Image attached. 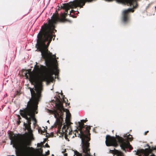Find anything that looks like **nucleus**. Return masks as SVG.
<instances>
[{
  "mask_svg": "<svg viewBox=\"0 0 156 156\" xmlns=\"http://www.w3.org/2000/svg\"><path fill=\"white\" fill-rule=\"evenodd\" d=\"M9 138L11 140L10 144L15 149L16 156H20V134H15L13 132L10 131L8 133ZM7 156H16L14 155Z\"/></svg>",
  "mask_w": 156,
  "mask_h": 156,
  "instance_id": "nucleus-4",
  "label": "nucleus"
},
{
  "mask_svg": "<svg viewBox=\"0 0 156 156\" xmlns=\"http://www.w3.org/2000/svg\"><path fill=\"white\" fill-rule=\"evenodd\" d=\"M43 144L42 143H41L40 144H37V146H41Z\"/></svg>",
  "mask_w": 156,
  "mask_h": 156,
  "instance_id": "nucleus-15",
  "label": "nucleus"
},
{
  "mask_svg": "<svg viewBox=\"0 0 156 156\" xmlns=\"http://www.w3.org/2000/svg\"><path fill=\"white\" fill-rule=\"evenodd\" d=\"M105 144L107 146H115L117 145L118 141L120 143V147L123 150L126 148H129L130 150L132 149V146L128 141H125L122 138L120 137L116 138L114 137H112L107 135L106 137Z\"/></svg>",
  "mask_w": 156,
  "mask_h": 156,
  "instance_id": "nucleus-3",
  "label": "nucleus"
},
{
  "mask_svg": "<svg viewBox=\"0 0 156 156\" xmlns=\"http://www.w3.org/2000/svg\"><path fill=\"white\" fill-rule=\"evenodd\" d=\"M17 116L18 117V119L17 121V124L18 125H20V115H17Z\"/></svg>",
  "mask_w": 156,
  "mask_h": 156,
  "instance_id": "nucleus-12",
  "label": "nucleus"
},
{
  "mask_svg": "<svg viewBox=\"0 0 156 156\" xmlns=\"http://www.w3.org/2000/svg\"><path fill=\"white\" fill-rule=\"evenodd\" d=\"M134 10L133 8H129L126 10H124L122 12L123 16V20L124 22H126L128 20L127 14L130 12H133Z\"/></svg>",
  "mask_w": 156,
  "mask_h": 156,
  "instance_id": "nucleus-8",
  "label": "nucleus"
},
{
  "mask_svg": "<svg viewBox=\"0 0 156 156\" xmlns=\"http://www.w3.org/2000/svg\"><path fill=\"white\" fill-rule=\"evenodd\" d=\"M76 11L75 10H71V11L70 12V13H72V12H73V13H74V12H76Z\"/></svg>",
  "mask_w": 156,
  "mask_h": 156,
  "instance_id": "nucleus-16",
  "label": "nucleus"
},
{
  "mask_svg": "<svg viewBox=\"0 0 156 156\" xmlns=\"http://www.w3.org/2000/svg\"><path fill=\"white\" fill-rule=\"evenodd\" d=\"M43 129H38V132L39 133L40 132V131H41V134H42V133L44 132L45 130V129L43 127Z\"/></svg>",
  "mask_w": 156,
  "mask_h": 156,
  "instance_id": "nucleus-13",
  "label": "nucleus"
},
{
  "mask_svg": "<svg viewBox=\"0 0 156 156\" xmlns=\"http://www.w3.org/2000/svg\"><path fill=\"white\" fill-rule=\"evenodd\" d=\"M20 75V73L18 74V75Z\"/></svg>",
  "mask_w": 156,
  "mask_h": 156,
  "instance_id": "nucleus-20",
  "label": "nucleus"
},
{
  "mask_svg": "<svg viewBox=\"0 0 156 156\" xmlns=\"http://www.w3.org/2000/svg\"><path fill=\"white\" fill-rule=\"evenodd\" d=\"M20 95V91H17L16 94V95H15V96H16L18 95L19 96Z\"/></svg>",
  "mask_w": 156,
  "mask_h": 156,
  "instance_id": "nucleus-14",
  "label": "nucleus"
},
{
  "mask_svg": "<svg viewBox=\"0 0 156 156\" xmlns=\"http://www.w3.org/2000/svg\"><path fill=\"white\" fill-rule=\"evenodd\" d=\"M83 126H80V127L78 129L80 133H77L78 136L81 138V144L83 152L84 153V156H91L90 153L89 143L88 141L90 140L89 137L90 135L89 130L90 126H87L85 128H82ZM74 156H82L81 154L77 151L74 152Z\"/></svg>",
  "mask_w": 156,
  "mask_h": 156,
  "instance_id": "nucleus-2",
  "label": "nucleus"
},
{
  "mask_svg": "<svg viewBox=\"0 0 156 156\" xmlns=\"http://www.w3.org/2000/svg\"><path fill=\"white\" fill-rule=\"evenodd\" d=\"M42 152V150L41 148H40L38 150V153L39 156H43Z\"/></svg>",
  "mask_w": 156,
  "mask_h": 156,
  "instance_id": "nucleus-11",
  "label": "nucleus"
},
{
  "mask_svg": "<svg viewBox=\"0 0 156 156\" xmlns=\"http://www.w3.org/2000/svg\"><path fill=\"white\" fill-rule=\"evenodd\" d=\"M125 139L128 141H131L132 140V136L131 135L129 134L127 136H124Z\"/></svg>",
  "mask_w": 156,
  "mask_h": 156,
  "instance_id": "nucleus-10",
  "label": "nucleus"
},
{
  "mask_svg": "<svg viewBox=\"0 0 156 156\" xmlns=\"http://www.w3.org/2000/svg\"><path fill=\"white\" fill-rule=\"evenodd\" d=\"M66 123L62 128V132L66 135L70 134L71 130L69 127L71 124L70 122V114L68 111L66 112Z\"/></svg>",
  "mask_w": 156,
  "mask_h": 156,
  "instance_id": "nucleus-6",
  "label": "nucleus"
},
{
  "mask_svg": "<svg viewBox=\"0 0 156 156\" xmlns=\"http://www.w3.org/2000/svg\"><path fill=\"white\" fill-rule=\"evenodd\" d=\"M49 154V151H48L47 152H46V154L48 155Z\"/></svg>",
  "mask_w": 156,
  "mask_h": 156,
  "instance_id": "nucleus-17",
  "label": "nucleus"
},
{
  "mask_svg": "<svg viewBox=\"0 0 156 156\" xmlns=\"http://www.w3.org/2000/svg\"><path fill=\"white\" fill-rule=\"evenodd\" d=\"M48 121H49V120L48 121H47V122H48Z\"/></svg>",
  "mask_w": 156,
  "mask_h": 156,
  "instance_id": "nucleus-19",
  "label": "nucleus"
},
{
  "mask_svg": "<svg viewBox=\"0 0 156 156\" xmlns=\"http://www.w3.org/2000/svg\"><path fill=\"white\" fill-rule=\"evenodd\" d=\"M136 155H139V156H141L142 154H143V156H147L149 154V151L147 149L141 150H137L136 151H135ZM150 156H154L153 154L151 155Z\"/></svg>",
  "mask_w": 156,
  "mask_h": 156,
  "instance_id": "nucleus-7",
  "label": "nucleus"
},
{
  "mask_svg": "<svg viewBox=\"0 0 156 156\" xmlns=\"http://www.w3.org/2000/svg\"><path fill=\"white\" fill-rule=\"evenodd\" d=\"M47 68L43 66H40L37 64L32 72H28L25 73L27 78H28L31 84L34 85V89L30 88L32 99L29 102L27 108L24 110H20V115L26 119L24 122V130L27 129L28 132L20 134V156H33L34 151L32 147H29L32 136L31 129V120L34 121V125H35L36 120L34 115L37 113V104L41 97L42 90L41 81H51L53 78L52 75H57L58 69L57 65V62H45Z\"/></svg>",
  "mask_w": 156,
  "mask_h": 156,
  "instance_id": "nucleus-1",
  "label": "nucleus"
},
{
  "mask_svg": "<svg viewBox=\"0 0 156 156\" xmlns=\"http://www.w3.org/2000/svg\"><path fill=\"white\" fill-rule=\"evenodd\" d=\"M55 100L56 102L55 103V106L56 107L57 110L54 111H51V112L52 113L54 114L55 117L56 119L57 124L60 126L62 124L60 119L62 118V112L65 111V110L64 108L62 103L59 99L56 98Z\"/></svg>",
  "mask_w": 156,
  "mask_h": 156,
  "instance_id": "nucleus-5",
  "label": "nucleus"
},
{
  "mask_svg": "<svg viewBox=\"0 0 156 156\" xmlns=\"http://www.w3.org/2000/svg\"><path fill=\"white\" fill-rule=\"evenodd\" d=\"M45 147H49V146L48 145V144H45Z\"/></svg>",
  "mask_w": 156,
  "mask_h": 156,
  "instance_id": "nucleus-18",
  "label": "nucleus"
},
{
  "mask_svg": "<svg viewBox=\"0 0 156 156\" xmlns=\"http://www.w3.org/2000/svg\"><path fill=\"white\" fill-rule=\"evenodd\" d=\"M155 8H156V7H155Z\"/></svg>",
  "mask_w": 156,
  "mask_h": 156,
  "instance_id": "nucleus-21",
  "label": "nucleus"
},
{
  "mask_svg": "<svg viewBox=\"0 0 156 156\" xmlns=\"http://www.w3.org/2000/svg\"><path fill=\"white\" fill-rule=\"evenodd\" d=\"M114 156H123V154L120 151L116 150L115 151Z\"/></svg>",
  "mask_w": 156,
  "mask_h": 156,
  "instance_id": "nucleus-9",
  "label": "nucleus"
}]
</instances>
